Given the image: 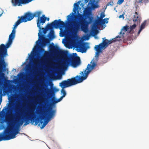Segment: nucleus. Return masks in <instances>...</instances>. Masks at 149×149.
Segmentation results:
<instances>
[{"label":"nucleus","instance_id":"b1692460","mask_svg":"<svg viewBox=\"0 0 149 149\" xmlns=\"http://www.w3.org/2000/svg\"><path fill=\"white\" fill-rule=\"evenodd\" d=\"M122 35L121 36V35L120 36H122V38H121V39H123V42L125 43H126L127 42V41L128 40L127 39H127H124V36L123 35Z\"/></svg>","mask_w":149,"mask_h":149},{"label":"nucleus","instance_id":"bb28decb","mask_svg":"<svg viewBox=\"0 0 149 149\" xmlns=\"http://www.w3.org/2000/svg\"><path fill=\"white\" fill-rule=\"evenodd\" d=\"M8 118H6V119H3V122H4L5 121H6V122H8Z\"/></svg>","mask_w":149,"mask_h":149},{"label":"nucleus","instance_id":"4be33fe9","mask_svg":"<svg viewBox=\"0 0 149 149\" xmlns=\"http://www.w3.org/2000/svg\"><path fill=\"white\" fill-rule=\"evenodd\" d=\"M105 15L104 14V13L102 12L100 14V17H98L97 19H102L103 18L105 17Z\"/></svg>","mask_w":149,"mask_h":149},{"label":"nucleus","instance_id":"423d86ee","mask_svg":"<svg viewBox=\"0 0 149 149\" xmlns=\"http://www.w3.org/2000/svg\"><path fill=\"white\" fill-rule=\"evenodd\" d=\"M121 38H122L121 36H117L116 38L112 40H108L105 39V38H103L102 42L98 45H96L95 47V49L96 51V54L98 56L99 53L101 52L102 50L105 49L108 46L113 42L120 41L121 40Z\"/></svg>","mask_w":149,"mask_h":149},{"label":"nucleus","instance_id":"c85d7f7f","mask_svg":"<svg viewBox=\"0 0 149 149\" xmlns=\"http://www.w3.org/2000/svg\"><path fill=\"white\" fill-rule=\"evenodd\" d=\"M12 106V104L11 103H10L9 104V105L8 106V107L10 109L11 108Z\"/></svg>","mask_w":149,"mask_h":149},{"label":"nucleus","instance_id":"f704fd0d","mask_svg":"<svg viewBox=\"0 0 149 149\" xmlns=\"http://www.w3.org/2000/svg\"><path fill=\"white\" fill-rule=\"evenodd\" d=\"M3 12L1 14H0V16H1L2 15V14H3Z\"/></svg>","mask_w":149,"mask_h":149},{"label":"nucleus","instance_id":"9d476101","mask_svg":"<svg viewBox=\"0 0 149 149\" xmlns=\"http://www.w3.org/2000/svg\"><path fill=\"white\" fill-rule=\"evenodd\" d=\"M80 63V60L78 56H71V59L69 58H65L61 63V65L63 68L67 67L68 65H71L74 67H76Z\"/></svg>","mask_w":149,"mask_h":149},{"label":"nucleus","instance_id":"5701e85b","mask_svg":"<svg viewBox=\"0 0 149 149\" xmlns=\"http://www.w3.org/2000/svg\"><path fill=\"white\" fill-rule=\"evenodd\" d=\"M61 92L63 94V96L65 97L66 95V93L64 89V88H62L61 91Z\"/></svg>","mask_w":149,"mask_h":149},{"label":"nucleus","instance_id":"cd10ccee","mask_svg":"<svg viewBox=\"0 0 149 149\" xmlns=\"http://www.w3.org/2000/svg\"><path fill=\"white\" fill-rule=\"evenodd\" d=\"M122 17L123 18H124L123 15V14L120 15L119 16V18H121Z\"/></svg>","mask_w":149,"mask_h":149},{"label":"nucleus","instance_id":"c9c22d12","mask_svg":"<svg viewBox=\"0 0 149 149\" xmlns=\"http://www.w3.org/2000/svg\"><path fill=\"white\" fill-rule=\"evenodd\" d=\"M42 123H43V122H42V121H40V123H41V124H42Z\"/></svg>","mask_w":149,"mask_h":149},{"label":"nucleus","instance_id":"6e6552de","mask_svg":"<svg viewBox=\"0 0 149 149\" xmlns=\"http://www.w3.org/2000/svg\"><path fill=\"white\" fill-rule=\"evenodd\" d=\"M18 133V130L15 129L13 130V127L10 126L8 130H5L2 133H0V141L15 138Z\"/></svg>","mask_w":149,"mask_h":149},{"label":"nucleus","instance_id":"6ab92c4d","mask_svg":"<svg viewBox=\"0 0 149 149\" xmlns=\"http://www.w3.org/2000/svg\"><path fill=\"white\" fill-rule=\"evenodd\" d=\"M83 17H86L88 16L92 15V12L90 8H86L84 11V13L82 14Z\"/></svg>","mask_w":149,"mask_h":149},{"label":"nucleus","instance_id":"473e14b6","mask_svg":"<svg viewBox=\"0 0 149 149\" xmlns=\"http://www.w3.org/2000/svg\"><path fill=\"white\" fill-rule=\"evenodd\" d=\"M76 5L77 6H78V5L77 4V3H75L74 4V5Z\"/></svg>","mask_w":149,"mask_h":149},{"label":"nucleus","instance_id":"58836bf2","mask_svg":"<svg viewBox=\"0 0 149 149\" xmlns=\"http://www.w3.org/2000/svg\"><path fill=\"white\" fill-rule=\"evenodd\" d=\"M4 113H5V112H4Z\"/></svg>","mask_w":149,"mask_h":149},{"label":"nucleus","instance_id":"a211bd4d","mask_svg":"<svg viewBox=\"0 0 149 149\" xmlns=\"http://www.w3.org/2000/svg\"><path fill=\"white\" fill-rule=\"evenodd\" d=\"M141 18L137 12H136L133 17V21L135 23L138 24L141 21Z\"/></svg>","mask_w":149,"mask_h":149},{"label":"nucleus","instance_id":"dca6fc26","mask_svg":"<svg viewBox=\"0 0 149 149\" xmlns=\"http://www.w3.org/2000/svg\"><path fill=\"white\" fill-rule=\"evenodd\" d=\"M47 19V21H48L49 20V18H47V17H46L45 15H42V16L41 17H39L37 20V27L38 28H48V25L52 23V22L55 20H54V21L50 23H48L45 27H42V26H41L45 23V22Z\"/></svg>","mask_w":149,"mask_h":149},{"label":"nucleus","instance_id":"7ed1b4c3","mask_svg":"<svg viewBox=\"0 0 149 149\" xmlns=\"http://www.w3.org/2000/svg\"><path fill=\"white\" fill-rule=\"evenodd\" d=\"M19 106V103L17 104L15 109V111L18 109ZM22 113H18L16 112L15 115L14 121L13 123L14 125L17 126L19 127L22 125L23 123L25 122V124H29V121H31V122H35L36 125H37L38 123L40 120L38 118L35 119L36 115L34 112L33 108L30 109V110L28 111V112H26L24 113V116H22Z\"/></svg>","mask_w":149,"mask_h":149},{"label":"nucleus","instance_id":"412c9836","mask_svg":"<svg viewBox=\"0 0 149 149\" xmlns=\"http://www.w3.org/2000/svg\"><path fill=\"white\" fill-rule=\"evenodd\" d=\"M149 24V20H145L141 24L140 28H145Z\"/></svg>","mask_w":149,"mask_h":149},{"label":"nucleus","instance_id":"f8f14e48","mask_svg":"<svg viewBox=\"0 0 149 149\" xmlns=\"http://www.w3.org/2000/svg\"><path fill=\"white\" fill-rule=\"evenodd\" d=\"M60 30V36L61 37H69L71 35L72 30H81L85 33H86L88 29H59Z\"/></svg>","mask_w":149,"mask_h":149},{"label":"nucleus","instance_id":"1a4fd4ad","mask_svg":"<svg viewBox=\"0 0 149 149\" xmlns=\"http://www.w3.org/2000/svg\"><path fill=\"white\" fill-rule=\"evenodd\" d=\"M39 32L38 33V40L37 41L36 43L37 45L40 43L42 47L45 46L49 42L48 39L45 38L44 36L49 30H52L54 29H39Z\"/></svg>","mask_w":149,"mask_h":149},{"label":"nucleus","instance_id":"393cba45","mask_svg":"<svg viewBox=\"0 0 149 149\" xmlns=\"http://www.w3.org/2000/svg\"><path fill=\"white\" fill-rule=\"evenodd\" d=\"M124 0H118L117 3L119 4H121L123 1Z\"/></svg>","mask_w":149,"mask_h":149},{"label":"nucleus","instance_id":"a878e982","mask_svg":"<svg viewBox=\"0 0 149 149\" xmlns=\"http://www.w3.org/2000/svg\"><path fill=\"white\" fill-rule=\"evenodd\" d=\"M136 26V24H134L133 25H132L129 28H135Z\"/></svg>","mask_w":149,"mask_h":149},{"label":"nucleus","instance_id":"f03ea898","mask_svg":"<svg viewBox=\"0 0 149 149\" xmlns=\"http://www.w3.org/2000/svg\"><path fill=\"white\" fill-rule=\"evenodd\" d=\"M96 65V64L94 61H91V64H88L84 72L83 71L81 72V76L77 75L71 79H68L67 80L63 81L59 83L60 86L62 88H64L81 83L86 79L89 72Z\"/></svg>","mask_w":149,"mask_h":149},{"label":"nucleus","instance_id":"0eeeda50","mask_svg":"<svg viewBox=\"0 0 149 149\" xmlns=\"http://www.w3.org/2000/svg\"><path fill=\"white\" fill-rule=\"evenodd\" d=\"M55 111L52 110V108H51L45 111H43L42 110L40 109L39 110V112L38 111L37 113L41 115L40 116V118L41 119H47V120L45 121L43 124L41 126L40 128L42 129L48 123L49 121L51 118L54 116L55 115Z\"/></svg>","mask_w":149,"mask_h":149},{"label":"nucleus","instance_id":"4468645a","mask_svg":"<svg viewBox=\"0 0 149 149\" xmlns=\"http://www.w3.org/2000/svg\"><path fill=\"white\" fill-rule=\"evenodd\" d=\"M74 47L76 48V50L78 52L82 53L86 52L88 48L86 43L81 42H77L74 45Z\"/></svg>","mask_w":149,"mask_h":149},{"label":"nucleus","instance_id":"ea45409f","mask_svg":"<svg viewBox=\"0 0 149 149\" xmlns=\"http://www.w3.org/2000/svg\"><path fill=\"white\" fill-rule=\"evenodd\" d=\"M4 109H3L2 110V111H3V110Z\"/></svg>","mask_w":149,"mask_h":149},{"label":"nucleus","instance_id":"2f4dec72","mask_svg":"<svg viewBox=\"0 0 149 149\" xmlns=\"http://www.w3.org/2000/svg\"><path fill=\"white\" fill-rule=\"evenodd\" d=\"M40 50L42 52H44L45 51V50L42 48Z\"/></svg>","mask_w":149,"mask_h":149},{"label":"nucleus","instance_id":"4c0bfd02","mask_svg":"<svg viewBox=\"0 0 149 149\" xmlns=\"http://www.w3.org/2000/svg\"><path fill=\"white\" fill-rule=\"evenodd\" d=\"M43 108H46V107H45V106H44L43 107Z\"/></svg>","mask_w":149,"mask_h":149},{"label":"nucleus","instance_id":"39448f33","mask_svg":"<svg viewBox=\"0 0 149 149\" xmlns=\"http://www.w3.org/2000/svg\"><path fill=\"white\" fill-rule=\"evenodd\" d=\"M41 12L40 11H36L34 13L30 12L25 13L24 15L21 16H18L17 20L15 23L13 28H16L22 22H26L30 21L33 19L34 17H40Z\"/></svg>","mask_w":149,"mask_h":149},{"label":"nucleus","instance_id":"9b49d317","mask_svg":"<svg viewBox=\"0 0 149 149\" xmlns=\"http://www.w3.org/2000/svg\"><path fill=\"white\" fill-rule=\"evenodd\" d=\"M143 29H140L137 33L136 32V29L134 31L135 29H121V31L120 32V34L124 35L125 34H130L127 39L128 40H131L133 39H136V37L139 35L140 32Z\"/></svg>","mask_w":149,"mask_h":149},{"label":"nucleus","instance_id":"c756f323","mask_svg":"<svg viewBox=\"0 0 149 149\" xmlns=\"http://www.w3.org/2000/svg\"><path fill=\"white\" fill-rule=\"evenodd\" d=\"M123 28H129V26L127 25H126L123 27Z\"/></svg>","mask_w":149,"mask_h":149},{"label":"nucleus","instance_id":"20e7f679","mask_svg":"<svg viewBox=\"0 0 149 149\" xmlns=\"http://www.w3.org/2000/svg\"><path fill=\"white\" fill-rule=\"evenodd\" d=\"M7 56V43L5 45L2 44L0 45V85L2 81L6 80L5 74L3 72L6 71L7 64L5 61L4 58Z\"/></svg>","mask_w":149,"mask_h":149},{"label":"nucleus","instance_id":"f257e3e1","mask_svg":"<svg viewBox=\"0 0 149 149\" xmlns=\"http://www.w3.org/2000/svg\"><path fill=\"white\" fill-rule=\"evenodd\" d=\"M66 19L64 21L61 19H55L52 23L48 25L50 28H88L82 27L85 23L90 24L94 22L93 17L91 15L84 17L82 14L78 13L74 15L72 13L67 16Z\"/></svg>","mask_w":149,"mask_h":149},{"label":"nucleus","instance_id":"2eb2a0df","mask_svg":"<svg viewBox=\"0 0 149 149\" xmlns=\"http://www.w3.org/2000/svg\"><path fill=\"white\" fill-rule=\"evenodd\" d=\"M108 22V18H104L103 19H97L95 20L91 28H100L98 26L100 25L102 28H104L106 25L105 23H107Z\"/></svg>","mask_w":149,"mask_h":149},{"label":"nucleus","instance_id":"f3484780","mask_svg":"<svg viewBox=\"0 0 149 149\" xmlns=\"http://www.w3.org/2000/svg\"><path fill=\"white\" fill-rule=\"evenodd\" d=\"M89 29H88V31L86 32L85 33H87V32H89ZM91 29V32H90V33L89 34H87V36L88 37H89L90 35L92 36H94L95 38H96L95 36L98 33L99 31L98 30V29L99 30H102L103 29Z\"/></svg>","mask_w":149,"mask_h":149},{"label":"nucleus","instance_id":"aec40b11","mask_svg":"<svg viewBox=\"0 0 149 149\" xmlns=\"http://www.w3.org/2000/svg\"><path fill=\"white\" fill-rule=\"evenodd\" d=\"M50 48L51 49V52L54 53H59L61 51L57 47L55 46H50Z\"/></svg>","mask_w":149,"mask_h":149},{"label":"nucleus","instance_id":"7c9ffc66","mask_svg":"<svg viewBox=\"0 0 149 149\" xmlns=\"http://www.w3.org/2000/svg\"><path fill=\"white\" fill-rule=\"evenodd\" d=\"M65 97L63 96H61V97H60L59 98L60 99H61V100H62V99L63 98V97Z\"/></svg>","mask_w":149,"mask_h":149},{"label":"nucleus","instance_id":"ddd939ff","mask_svg":"<svg viewBox=\"0 0 149 149\" xmlns=\"http://www.w3.org/2000/svg\"><path fill=\"white\" fill-rule=\"evenodd\" d=\"M58 91V90L54 87L52 88L51 89H47L46 93L49 98H52V104H55L61 101L60 99L59 98L57 100L54 97L55 93Z\"/></svg>","mask_w":149,"mask_h":149},{"label":"nucleus","instance_id":"72a5a7b5","mask_svg":"<svg viewBox=\"0 0 149 149\" xmlns=\"http://www.w3.org/2000/svg\"><path fill=\"white\" fill-rule=\"evenodd\" d=\"M110 3H108L107 4V6H108L109 5V4Z\"/></svg>","mask_w":149,"mask_h":149},{"label":"nucleus","instance_id":"e433bc0d","mask_svg":"<svg viewBox=\"0 0 149 149\" xmlns=\"http://www.w3.org/2000/svg\"><path fill=\"white\" fill-rule=\"evenodd\" d=\"M95 5L94 6H93V7L94 8H96V7H95Z\"/></svg>","mask_w":149,"mask_h":149}]
</instances>
